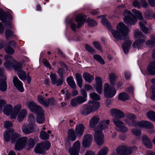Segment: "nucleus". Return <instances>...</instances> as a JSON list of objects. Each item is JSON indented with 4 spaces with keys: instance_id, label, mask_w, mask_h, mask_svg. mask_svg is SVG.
Returning a JSON list of instances; mask_svg holds the SVG:
<instances>
[{
    "instance_id": "nucleus-32",
    "label": "nucleus",
    "mask_w": 155,
    "mask_h": 155,
    "mask_svg": "<svg viewBox=\"0 0 155 155\" xmlns=\"http://www.w3.org/2000/svg\"><path fill=\"white\" fill-rule=\"evenodd\" d=\"M42 144L41 143H38L35 147L34 151L36 153H42L44 151V150Z\"/></svg>"
},
{
    "instance_id": "nucleus-24",
    "label": "nucleus",
    "mask_w": 155,
    "mask_h": 155,
    "mask_svg": "<svg viewBox=\"0 0 155 155\" xmlns=\"http://www.w3.org/2000/svg\"><path fill=\"white\" fill-rule=\"evenodd\" d=\"M145 41L143 39H138L135 41L133 44V46L135 48L139 49L143 45Z\"/></svg>"
},
{
    "instance_id": "nucleus-62",
    "label": "nucleus",
    "mask_w": 155,
    "mask_h": 155,
    "mask_svg": "<svg viewBox=\"0 0 155 155\" xmlns=\"http://www.w3.org/2000/svg\"><path fill=\"white\" fill-rule=\"evenodd\" d=\"M131 132L133 135L138 136L141 134V131L139 129L134 128L132 130Z\"/></svg>"
},
{
    "instance_id": "nucleus-37",
    "label": "nucleus",
    "mask_w": 155,
    "mask_h": 155,
    "mask_svg": "<svg viewBox=\"0 0 155 155\" xmlns=\"http://www.w3.org/2000/svg\"><path fill=\"white\" fill-rule=\"evenodd\" d=\"M75 76L78 86L79 87H82L83 84V79L81 76L78 73H76Z\"/></svg>"
},
{
    "instance_id": "nucleus-7",
    "label": "nucleus",
    "mask_w": 155,
    "mask_h": 155,
    "mask_svg": "<svg viewBox=\"0 0 155 155\" xmlns=\"http://www.w3.org/2000/svg\"><path fill=\"white\" fill-rule=\"evenodd\" d=\"M23 132L25 134H29L35 131L33 125L31 123L24 124L22 127Z\"/></svg>"
},
{
    "instance_id": "nucleus-57",
    "label": "nucleus",
    "mask_w": 155,
    "mask_h": 155,
    "mask_svg": "<svg viewBox=\"0 0 155 155\" xmlns=\"http://www.w3.org/2000/svg\"><path fill=\"white\" fill-rule=\"evenodd\" d=\"M153 12L150 10L146 11L144 13V17L147 19L151 18Z\"/></svg>"
},
{
    "instance_id": "nucleus-61",
    "label": "nucleus",
    "mask_w": 155,
    "mask_h": 155,
    "mask_svg": "<svg viewBox=\"0 0 155 155\" xmlns=\"http://www.w3.org/2000/svg\"><path fill=\"white\" fill-rule=\"evenodd\" d=\"M85 47L86 50L89 52L93 53H95V51L94 49L88 45L86 44L85 45Z\"/></svg>"
},
{
    "instance_id": "nucleus-5",
    "label": "nucleus",
    "mask_w": 155,
    "mask_h": 155,
    "mask_svg": "<svg viewBox=\"0 0 155 155\" xmlns=\"http://www.w3.org/2000/svg\"><path fill=\"white\" fill-rule=\"evenodd\" d=\"M95 132L94 135V140L98 145H102L104 142V136L101 131L93 129Z\"/></svg>"
},
{
    "instance_id": "nucleus-60",
    "label": "nucleus",
    "mask_w": 155,
    "mask_h": 155,
    "mask_svg": "<svg viewBox=\"0 0 155 155\" xmlns=\"http://www.w3.org/2000/svg\"><path fill=\"white\" fill-rule=\"evenodd\" d=\"M76 97L79 104H81L87 101L86 98L82 96H79Z\"/></svg>"
},
{
    "instance_id": "nucleus-22",
    "label": "nucleus",
    "mask_w": 155,
    "mask_h": 155,
    "mask_svg": "<svg viewBox=\"0 0 155 155\" xmlns=\"http://www.w3.org/2000/svg\"><path fill=\"white\" fill-rule=\"evenodd\" d=\"M141 138L143 143L148 148L152 147L151 143L147 137L144 135Z\"/></svg>"
},
{
    "instance_id": "nucleus-23",
    "label": "nucleus",
    "mask_w": 155,
    "mask_h": 155,
    "mask_svg": "<svg viewBox=\"0 0 155 155\" xmlns=\"http://www.w3.org/2000/svg\"><path fill=\"white\" fill-rule=\"evenodd\" d=\"M67 137L69 140L73 141L76 140V137L74 130L72 129H70L68 130Z\"/></svg>"
},
{
    "instance_id": "nucleus-30",
    "label": "nucleus",
    "mask_w": 155,
    "mask_h": 155,
    "mask_svg": "<svg viewBox=\"0 0 155 155\" xmlns=\"http://www.w3.org/2000/svg\"><path fill=\"white\" fill-rule=\"evenodd\" d=\"M109 78L111 84L113 86H114L117 78V76L113 73H111L109 76Z\"/></svg>"
},
{
    "instance_id": "nucleus-6",
    "label": "nucleus",
    "mask_w": 155,
    "mask_h": 155,
    "mask_svg": "<svg viewBox=\"0 0 155 155\" xmlns=\"http://www.w3.org/2000/svg\"><path fill=\"white\" fill-rule=\"evenodd\" d=\"M110 122V121L108 120H101L94 129L102 132L103 130L108 128Z\"/></svg>"
},
{
    "instance_id": "nucleus-50",
    "label": "nucleus",
    "mask_w": 155,
    "mask_h": 155,
    "mask_svg": "<svg viewBox=\"0 0 155 155\" xmlns=\"http://www.w3.org/2000/svg\"><path fill=\"white\" fill-rule=\"evenodd\" d=\"M43 146L44 150H48L51 147V144L48 141H46L41 143Z\"/></svg>"
},
{
    "instance_id": "nucleus-40",
    "label": "nucleus",
    "mask_w": 155,
    "mask_h": 155,
    "mask_svg": "<svg viewBox=\"0 0 155 155\" xmlns=\"http://www.w3.org/2000/svg\"><path fill=\"white\" fill-rule=\"evenodd\" d=\"M13 67L15 70L18 71L22 69V66L21 64L17 62L15 60H14Z\"/></svg>"
},
{
    "instance_id": "nucleus-39",
    "label": "nucleus",
    "mask_w": 155,
    "mask_h": 155,
    "mask_svg": "<svg viewBox=\"0 0 155 155\" xmlns=\"http://www.w3.org/2000/svg\"><path fill=\"white\" fill-rule=\"evenodd\" d=\"M49 135L43 130H41L40 133V138L43 140H48L49 139Z\"/></svg>"
},
{
    "instance_id": "nucleus-58",
    "label": "nucleus",
    "mask_w": 155,
    "mask_h": 155,
    "mask_svg": "<svg viewBox=\"0 0 155 155\" xmlns=\"http://www.w3.org/2000/svg\"><path fill=\"white\" fill-rule=\"evenodd\" d=\"M55 101L54 98L51 97L48 100H47L46 103L48 104L46 106V107H48L50 105H53L54 104Z\"/></svg>"
},
{
    "instance_id": "nucleus-18",
    "label": "nucleus",
    "mask_w": 155,
    "mask_h": 155,
    "mask_svg": "<svg viewBox=\"0 0 155 155\" xmlns=\"http://www.w3.org/2000/svg\"><path fill=\"white\" fill-rule=\"evenodd\" d=\"M44 110L42 112L39 111L38 112V113H36L37 114V116L36 118V121L37 123L41 124L44 122L45 121V115L43 114Z\"/></svg>"
},
{
    "instance_id": "nucleus-59",
    "label": "nucleus",
    "mask_w": 155,
    "mask_h": 155,
    "mask_svg": "<svg viewBox=\"0 0 155 155\" xmlns=\"http://www.w3.org/2000/svg\"><path fill=\"white\" fill-rule=\"evenodd\" d=\"M5 37L6 39L13 35V32L10 30L7 29L5 32Z\"/></svg>"
},
{
    "instance_id": "nucleus-49",
    "label": "nucleus",
    "mask_w": 155,
    "mask_h": 155,
    "mask_svg": "<svg viewBox=\"0 0 155 155\" xmlns=\"http://www.w3.org/2000/svg\"><path fill=\"white\" fill-rule=\"evenodd\" d=\"M6 52L10 54H12L15 52V51L12 47L7 45L5 48Z\"/></svg>"
},
{
    "instance_id": "nucleus-1",
    "label": "nucleus",
    "mask_w": 155,
    "mask_h": 155,
    "mask_svg": "<svg viewBox=\"0 0 155 155\" xmlns=\"http://www.w3.org/2000/svg\"><path fill=\"white\" fill-rule=\"evenodd\" d=\"M129 31L127 27L122 22H120L117 26V31L111 30V32L113 37L116 40H124L122 45L123 50L127 54L132 44V42L127 36Z\"/></svg>"
},
{
    "instance_id": "nucleus-44",
    "label": "nucleus",
    "mask_w": 155,
    "mask_h": 155,
    "mask_svg": "<svg viewBox=\"0 0 155 155\" xmlns=\"http://www.w3.org/2000/svg\"><path fill=\"white\" fill-rule=\"evenodd\" d=\"M12 134L11 133L9 130H7L5 132L4 134V138L6 141H9L11 139V136Z\"/></svg>"
},
{
    "instance_id": "nucleus-3",
    "label": "nucleus",
    "mask_w": 155,
    "mask_h": 155,
    "mask_svg": "<svg viewBox=\"0 0 155 155\" xmlns=\"http://www.w3.org/2000/svg\"><path fill=\"white\" fill-rule=\"evenodd\" d=\"M133 148L125 145L119 146L116 149V152L119 155H130L133 152Z\"/></svg>"
},
{
    "instance_id": "nucleus-19",
    "label": "nucleus",
    "mask_w": 155,
    "mask_h": 155,
    "mask_svg": "<svg viewBox=\"0 0 155 155\" xmlns=\"http://www.w3.org/2000/svg\"><path fill=\"white\" fill-rule=\"evenodd\" d=\"M21 108V106L20 104H18L15 106L14 107V110L12 112L10 116V118L12 119H15L18 112L20 110Z\"/></svg>"
},
{
    "instance_id": "nucleus-55",
    "label": "nucleus",
    "mask_w": 155,
    "mask_h": 155,
    "mask_svg": "<svg viewBox=\"0 0 155 155\" xmlns=\"http://www.w3.org/2000/svg\"><path fill=\"white\" fill-rule=\"evenodd\" d=\"M90 97L94 100L99 101L100 99V96L95 92H93L90 94Z\"/></svg>"
},
{
    "instance_id": "nucleus-15",
    "label": "nucleus",
    "mask_w": 155,
    "mask_h": 155,
    "mask_svg": "<svg viewBox=\"0 0 155 155\" xmlns=\"http://www.w3.org/2000/svg\"><path fill=\"white\" fill-rule=\"evenodd\" d=\"M50 77L52 84H56L57 86H60L63 83V80L61 79L57 80V75L56 74H51L50 75Z\"/></svg>"
},
{
    "instance_id": "nucleus-11",
    "label": "nucleus",
    "mask_w": 155,
    "mask_h": 155,
    "mask_svg": "<svg viewBox=\"0 0 155 155\" xmlns=\"http://www.w3.org/2000/svg\"><path fill=\"white\" fill-rule=\"evenodd\" d=\"M87 16L84 14H80L76 15L75 21L78 22L77 28H80L84 24L87 18Z\"/></svg>"
},
{
    "instance_id": "nucleus-34",
    "label": "nucleus",
    "mask_w": 155,
    "mask_h": 155,
    "mask_svg": "<svg viewBox=\"0 0 155 155\" xmlns=\"http://www.w3.org/2000/svg\"><path fill=\"white\" fill-rule=\"evenodd\" d=\"M13 83L16 87H23L22 82L20 81L18 78L15 76L13 77Z\"/></svg>"
},
{
    "instance_id": "nucleus-53",
    "label": "nucleus",
    "mask_w": 155,
    "mask_h": 155,
    "mask_svg": "<svg viewBox=\"0 0 155 155\" xmlns=\"http://www.w3.org/2000/svg\"><path fill=\"white\" fill-rule=\"evenodd\" d=\"M94 58L97 61L102 64H104L105 62L102 58L98 54L94 55L93 56Z\"/></svg>"
},
{
    "instance_id": "nucleus-64",
    "label": "nucleus",
    "mask_w": 155,
    "mask_h": 155,
    "mask_svg": "<svg viewBox=\"0 0 155 155\" xmlns=\"http://www.w3.org/2000/svg\"><path fill=\"white\" fill-rule=\"evenodd\" d=\"M126 117L128 119H129L131 121L132 120H134L136 118L135 115L132 113H127L126 115Z\"/></svg>"
},
{
    "instance_id": "nucleus-47",
    "label": "nucleus",
    "mask_w": 155,
    "mask_h": 155,
    "mask_svg": "<svg viewBox=\"0 0 155 155\" xmlns=\"http://www.w3.org/2000/svg\"><path fill=\"white\" fill-rule=\"evenodd\" d=\"M108 152V149L107 147H104L97 154V155H106Z\"/></svg>"
},
{
    "instance_id": "nucleus-17",
    "label": "nucleus",
    "mask_w": 155,
    "mask_h": 155,
    "mask_svg": "<svg viewBox=\"0 0 155 155\" xmlns=\"http://www.w3.org/2000/svg\"><path fill=\"white\" fill-rule=\"evenodd\" d=\"M85 127L83 124H80L76 125L75 132L76 134L81 137L83 134Z\"/></svg>"
},
{
    "instance_id": "nucleus-8",
    "label": "nucleus",
    "mask_w": 155,
    "mask_h": 155,
    "mask_svg": "<svg viewBox=\"0 0 155 155\" xmlns=\"http://www.w3.org/2000/svg\"><path fill=\"white\" fill-rule=\"evenodd\" d=\"M93 140L92 136L89 134L84 135L83 139L82 144L84 147H89L91 145Z\"/></svg>"
},
{
    "instance_id": "nucleus-25",
    "label": "nucleus",
    "mask_w": 155,
    "mask_h": 155,
    "mask_svg": "<svg viewBox=\"0 0 155 155\" xmlns=\"http://www.w3.org/2000/svg\"><path fill=\"white\" fill-rule=\"evenodd\" d=\"M12 106L10 104L5 105L3 110L4 113L7 115H11L12 111Z\"/></svg>"
},
{
    "instance_id": "nucleus-21",
    "label": "nucleus",
    "mask_w": 155,
    "mask_h": 155,
    "mask_svg": "<svg viewBox=\"0 0 155 155\" xmlns=\"http://www.w3.org/2000/svg\"><path fill=\"white\" fill-rule=\"evenodd\" d=\"M148 72L151 75H155V61H151L147 67Z\"/></svg>"
},
{
    "instance_id": "nucleus-33",
    "label": "nucleus",
    "mask_w": 155,
    "mask_h": 155,
    "mask_svg": "<svg viewBox=\"0 0 155 155\" xmlns=\"http://www.w3.org/2000/svg\"><path fill=\"white\" fill-rule=\"evenodd\" d=\"M34 140L32 138H31L28 141L27 144L25 147L26 149L27 150H29L31 148H32L34 147Z\"/></svg>"
},
{
    "instance_id": "nucleus-51",
    "label": "nucleus",
    "mask_w": 155,
    "mask_h": 155,
    "mask_svg": "<svg viewBox=\"0 0 155 155\" xmlns=\"http://www.w3.org/2000/svg\"><path fill=\"white\" fill-rule=\"evenodd\" d=\"M95 80L96 81V87H102V80L101 78L99 77H96L95 78Z\"/></svg>"
},
{
    "instance_id": "nucleus-27",
    "label": "nucleus",
    "mask_w": 155,
    "mask_h": 155,
    "mask_svg": "<svg viewBox=\"0 0 155 155\" xmlns=\"http://www.w3.org/2000/svg\"><path fill=\"white\" fill-rule=\"evenodd\" d=\"M146 24V22L145 21H142L139 23L141 29L145 34L148 33L149 31V29L145 25Z\"/></svg>"
},
{
    "instance_id": "nucleus-10",
    "label": "nucleus",
    "mask_w": 155,
    "mask_h": 155,
    "mask_svg": "<svg viewBox=\"0 0 155 155\" xmlns=\"http://www.w3.org/2000/svg\"><path fill=\"white\" fill-rule=\"evenodd\" d=\"M110 112L112 116L114 118L118 119L123 118L125 116L122 111L115 108L111 109Z\"/></svg>"
},
{
    "instance_id": "nucleus-43",
    "label": "nucleus",
    "mask_w": 155,
    "mask_h": 155,
    "mask_svg": "<svg viewBox=\"0 0 155 155\" xmlns=\"http://www.w3.org/2000/svg\"><path fill=\"white\" fill-rule=\"evenodd\" d=\"M150 37L151 39L147 41L146 45L155 46V35H152Z\"/></svg>"
},
{
    "instance_id": "nucleus-29",
    "label": "nucleus",
    "mask_w": 155,
    "mask_h": 155,
    "mask_svg": "<svg viewBox=\"0 0 155 155\" xmlns=\"http://www.w3.org/2000/svg\"><path fill=\"white\" fill-rule=\"evenodd\" d=\"M21 137V135L18 133H15L11 135V141L12 143H16Z\"/></svg>"
},
{
    "instance_id": "nucleus-14",
    "label": "nucleus",
    "mask_w": 155,
    "mask_h": 155,
    "mask_svg": "<svg viewBox=\"0 0 155 155\" xmlns=\"http://www.w3.org/2000/svg\"><path fill=\"white\" fill-rule=\"evenodd\" d=\"M3 73V69L0 68V87H7L5 81L6 77Z\"/></svg>"
},
{
    "instance_id": "nucleus-4",
    "label": "nucleus",
    "mask_w": 155,
    "mask_h": 155,
    "mask_svg": "<svg viewBox=\"0 0 155 155\" xmlns=\"http://www.w3.org/2000/svg\"><path fill=\"white\" fill-rule=\"evenodd\" d=\"M27 140V137H20L15 144L14 148V150L17 151H20L22 150L25 147Z\"/></svg>"
},
{
    "instance_id": "nucleus-31",
    "label": "nucleus",
    "mask_w": 155,
    "mask_h": 155,
    "mask_svg": "<svg viewBox=\"0 0 155 155\" xmlns=\"http://www.w3.org/2000/svg\"><path fill=\"white\" fill-rule=\"evenodd\" d=\"M83 77L85 81L89 83H91L94 80V77L90 74L85 72L83 74Z\"/></svg>"
},
{
    "instance_id": "nucleus-9",
    "label": "nucleus",
    "mask_w": 155,
    "mask_h": 155,
    "mask_svg": "<svg viewBox=\"0 0 155 155\" xmlns=\"http://www.w3.org/2000/svg\"><path fill=\"white\" fill-rule=\"evenodd\" d=\"M80 143L77 141L73 144L72 148L70 149L69 151L71 155H78L80 150Z\"/></svg>"
},
{
    "instance_id": "nucleus-20",
    "label": "nucleus",
    "mask_w": 155,
    "mask_h": 155,
    "mask_svg": "<svg viewBox=\"0 0 155 155\" xmlns=\"http://www.w3.org/2000/svg\"><path fill=\"white\" fill-rule=\"evenodd\" d=\"M100 118L97 116H94L90 121L89 126L91 128H94L95 126L99 122Z\"/></svg>"
},
{
    "instance_id": "nucleus-12",
    "label": "nucleus",
    "mask_w": 155,
    "mask_h": 155,
    "mask_svg": "<svg viewBox=\"0 0 155 155\" xmlns=\"http://www.w3.org/2000/svg\"><path fill=\"white\" fill-rule=\"evenodd\" d=\"M27 105L31 110L36 113H38L39 111L42 112L43 110V109L40 106L37 105L33 101L28 102Z\"/></svg>"
},
{
    "instance_id": "nucleus-38",
    "label": "nucleus",
    "mask_w": 155,
    "mask_h": 155,
    "mask_svg": "<svg viewBox=\"0 0 155 155\" xmlns=\"http://www.w3.org/2000/svg\"><path fill=\"white\" fill-rule=\"evenodd\" d=\"M37 99L40 103L43 105L45 107H46V105H48V104L46 103L47 100L45 97L42 96L40 95H38Z\"/></svg>"
},
{
    "instance_id": "nucleus-42",
    "label": "nucleus",
    "mask_w": 155,
    "mask_h": 155,
    "mask_svg": "<svg viewBox=\"0 0 155 155\" xmlns=\"http://www.w3.org/2000/svg\"><path fill=\"white\" fill-rule=\"evenodd\" d=\"M132 12L138 19L141 20H143V18L141 12L135 9H133Z\"/></svg>"
},
{
    "instance_id": "nucleus-2",
    "label": "nucleus",
    "mask_w": 155,
    "mask_h": 155,
    "mask_svg": "<svg viewBox=\"0 0 155 155\" xmlns=\"http://www.w3.org/2000/svg\"><path fill=\"white\" fill-rule=\"evenodd\" d=\"M124 22L128 25H134L137 21L136 17L134 15L130 12L127 10L124 11Z\"/></svg>"
},
{
    "instance_id": "nucleus-41",
    "label": "nucleus",
    "mask_w": 155,
    "mask_h": 155,
    "mask_svg": "<svg viewBox=\"0 0 155 155\" xmlns=\"http://www.w3.org/2000/svg\"><path fill=\"white\" fill-rule=\"evenodd\" d=\"M67 81L68 84L71 87H76L75 83L73 79V77L71 76L67 79Z\"/></svg>"
},
{
    "instance_id": "nucleus-54",
    "label": "nucleus",
    "mask_w": 155,
    "mask_h": 155,
    "mask_svg": "<svg viewBox=\"0 0 155 155\" xmlns=\"http://www.w3.org/2000/svg\"><path fill=\"white\" fill-rule=\"evenodd\" d=\"M101 22L102 24L109 29H110L111 25L107 19L103 18L101 20Z\"/></svg>"
},
{
    "instance_id": "nucleus-13",
    "label": "nucleus",
    "mask_w": 155,
    "mask_h": 155,
    "mask_svg": "<svg viewBox=\"0 0 155 155\" xmlns=\"http://www.w3.org/2000/svg\"><path fill=\"white\" fill-rule=\"evenodd\" d=\"M116 93V90L114 88H104V94L105 97L111 98Z\"/></svg>"
},
{
    "instance_id": "nucleus-46",
    "label": "nucleus",
    "mask_w": 155,
    "mask_h": 155,
    "mask_svg": "<svg viewBox=\"0 0 155 155\" xmlns=\"http://www.w3.org/2000/svg\"><path fill=\"white\" fill-rule=\"evenodd\" d=\"M17 74L19 78L23 80H25L26 74L24 71L20 70L17 71Z\"/></svg>"
},
{
    "instance_id": "nucleus-63",
    "label": "nucleus",
    "mask_w": 155,
    "mask_h": 155,
    "mask_svg": "<svg viewBox=\"0 0 155 155\" xmlns=\"http://www.w3.org/2000/svg\"><path fill=\"white\" fill-rule=\"evenodd\" d=\"M134 37L136 38L145 37V36L142 33L138 31H136L134 33Z\"/></svg>"
},
{
    "instance_id": "nucleus-52",
    "label": "nucleus",
    "mask_w": 155,
    "mask_h": 155,
    "mask_svg": "<svg viewBox=\"0 0 155 155\" xmlns=\"http://www.w3.org/2000/svg\"><path fill=\"white\" fill-rule=\"evenodd\" d=\"M115 129L116 130L118 131L119 132L122 133L126 132L128 130V129L125 126L124 124L121 125L119 128H115Z\"/></svg>"
},
{
    "instance_id": "nucleus-16",
    "label": "nucleus",
    "mask_w": 155,
    "mask_h": 155,
    "mask_svg": "<svg viewBox=\"0 0 155 155\" xmlns=\"http://www.w3.org/2000/svg\"><path fill=\"white\" fill-rule=\"evenodd\" d=\"M91 106L89 104L83 106L81 108V113L83 115H87L92 111Z\"/></svg>"
},
{
    "instance_id": "nucleus-28",
    "label": "nucleus",
    "mask_w": 155,
    "mask_h": 155,
    "mask_svg": "<svg viewBox=\"0 0 155 155\" xmlns=\"http://www.w3.org/2000/svg\"><path fill=\"white\" fill-rule=\"evenodd\" d=\"M9 15L10 16L8 13H5L2 10L0 9V19L3 22H5L7 16Z\"/></svg>"
},
{
    "instance_id": "nucleus-48",
    "label": "nucleus",
    "mask_w": 155,
    "mask_h": 155,
    "mask_svg": "<svg viewBox=\"0 0 155 155\" xmlns=\"http://www.w3.org/2000/svg\"><path fill=\"white\" fill-rule=\"evenodd\" d=\"M113 123L116 126L115 128L120 127L121 125L124 124V123L119 119L114 118L113 120Z\"/></svg>"
},
{
    "instance_id": "nucleus-26",
    "label": "nucleus",
    "mask_w": 155,
    "mask_h": 155,
    "mask_svg": "<svg viewBox=\"0 0 155 155\" xmlns=\"http://www.w3.org/2000/svg\"><path fill=\"white\" fill-rule=\"evenodd\" d=\"M26 114V110L25 109H22L18 114V121L20 122L22 120Z\"/></svg>"
},
{
    "instance_id": "nucleus-36",
    "label": "nucleus",
    "mask_w": 155,
    "mask_h": 155,
    "mask_svg": "<svg viewBox=\"0 0 155 155\" xmlns=\"http://www.w3.org/2000/svg\"><path fill=\"white\" fill-rule=\"evenodd\" d=\"M90 105L92 111H95L99 109L100 107V104L98 101H94L89 104Z\"/></svg>"
},
{
    "instance_id": "nucleus-56",
    "label": "nucleus",
    "mask_w": 155,
    "mask_h": 155,
    "mask_svg": "<svg viewBox=\"0 0 155 155\" xmlns=\"http://www.w3.org/2000/svg\"><path fill=\"white\" fill-rule=\"evenodd\" d=\"M88 25L90 27H93L96 26L97 23L96 21L94 19H90L87 21Z\"/></svg>"
},
{
    "instance_id": "nucleus-45",
    "label": "nucleus",
    "mask_w": 155,
    "mask_h": 155,
    "mask_svg": "<svg viewBox=\"0 0 155 155\" xmlns=\"http://www.w3.org/2000/svg\"><path fill=\"white\" fill-rule=\"evenodd\" d=\"M147 117L150 120L155 121V112L149 111L147 113Z\"/></svg>"
},
{
    "instance_id": "nucleus-35",
    "label": "nucleus",
    "mask_w": 155,
    "mask_h": 155,
    "mask_svg": "<svg viewBox=\"0 0 155 155\" xmlns=\"http://www.w3.org/2000/svg\"><path fill=\"white\" fill-rule=\"evenodd\" d=\"M118 99L122 101H125L129 99L128 95L125 92L120 93L118 96Z\"/></svg>"
}]
</instances>
